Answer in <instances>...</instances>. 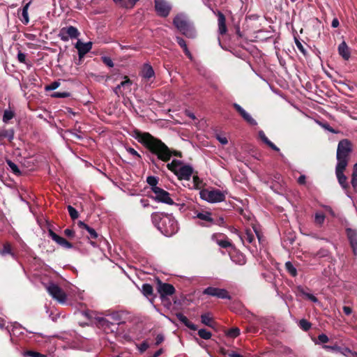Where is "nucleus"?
Listing matches in <instances>:
<instances>
[{
    "label": "nucleus",
    "mask_w": 357,
    "mask_h": 357,
    "mask_svg": "<svg viewBox=\"0 0 357 357\" xmlns=\"http://www.w3.org/2000/svg\"><path fill=\"white\" fill-rule=\"evenodd\" d=\"M323 348L324 349H326V350H331V351H337L339 353H340V351H341V349L342 347L337 346V345H333V346H331V345H324L323 346Z\"/></svg>",
    "instance_id": "obj_53"
},
{
    "label": "nucleus",
    "mask_w": 357,
    "mask_h": 357,
    "mask_svg": "<svg viewBox=\"0 0 357 357\" xmlns=\"http://www.w3.org/2000/svg\"><path fill=\"white\" fill-rule=\"evenodd\" d=\"M353 352L354 351H352L348 347L342 348L341 351H340V354H342L343 356H346V357H350V355L352 356Z\"/></svg>",
    "instance_id": "obj_54"
},
{
    "label": "nucleus",
    "mask_w": 357,
    "mask_h": 357,
    "mask_svg": "<svg viewBox=\"0 0 357 357\" xmlns=\"http://www.w3.org/2000/svg\"><path fill=\"white\" fill-rule=\"evenodd\" d=\"M6 163L13 173H14L16 175L20 174V171L15 163H14L10 160H6Z\"/></svg>",
    "instance_id": "obj_42"
},
{
    "label": "nucleus",
    "mask_w": 357,
    "mask_h": 357,
    "mask_svg": "<svg viewBox=\"0 0 357 357\" xmlns=\"http://www.w3.org/2000/svg\"><path fill=\"white\" fill-rule=\"evenodd\" d=\"M203 294L219 298H231L228 291L225 289L208 287L203 291Z\"/></svg>",
    "instance_id": "obj_12"
},
{
    "label": "nucleus",
    "mask_w": 357,
    "mask_h": 357,
    "mask_svg": "<svg viewBox=\"0 0 357 357\" xmlns=\"http://www.w3.org/2000/svg\"><path fill=\"white\" fill-rule=\"evenodd\" d=\"M60 86V82L55 81L52 82L50 84L45 86V91H53L57 89Z\"/></svg>",
    "instance_id": "obj_49"
},
{
    "label": "nucleus",
    "mask_w": 357,
    "mask_h": 357,
    "mask_svg": "<svg viewBox=\"0 0 357 357\" xmlns=\"http://www.w3.org/2000/svg\"><path fill=\"white\" fill-rule=\"evenodd\" d=\"M142 294L147 298L153 295V287L149 284H144L142 287Z\"/></svg>",
    "instance_id": "obj_36"
},
{
    "label": "nucleus",
    "mask_w": 357,
    "mask_h": 357,
    "mask_svg": "<svg viewBox=\"0 0 357 357\" xmlns=\"http://www.w3.org/2000/svg\"><path fill=\"white\" fill-rule=\"evenodd\" d=\"M198 335L201 338L204 340H209L212 336V334L210 331L203 328L198 331Z\"/></svg>",
    "instance_id": "obj_41"
},
{
    "label": "nucleus",
    "mask_w": 357,
    "mask_h": 357,
    "mask_svg": "<svg viewBox=\"0 0 357 357\" xmlns=\"http://www.w3.org/2000/svg\"><path fill=\"white\" fill-rule=\"evenodd\" d=\"M49 235L51 237V238L56 243H58L59 245L68 249H70L73 247L72 243L66 241L64 238L57 235L53 231L50 230Z\"/></svg>",
    "instance_id": "obj_19"
},
{
    "label": "nucleus",
    "mask_w": 357,
    "mask_h": 357,
    "mask_svg": "<svg viewBox=\"0 0 357 357\" xmlns=\"http://www.w3.org/2000/svg\"><path fill=\"white\" fill-rule=\"evenodd\" d=\"M299 327L304 331H307L311 328L312 324L305 319H302L298 322Z\"/></svg>",
    "instance_id": "obj_39"
},
{
    "label": "nucleus",
    "mask_w": 357,
    "mask_h": 357,
    "mask_svg": "<svg viewBox=\"0 0 357 357\" xmlns=\"http://www.w3.org/2000/svg\"><path fill=\"white\" fill-rule=\"evenodd\" d=\"M114 2L120 7L130 9L132 8L136 3L139 0H113Z\"/></svg>",
    "instance_id": "obj_24"
},
{
    "label": "nucleus",
    "mask_w": 357,
    "mask_h": 357,
    "mask_svg": "<svg viewBox=\"0 0 357 357\" xmlns=\"http://www.w3.org/2000/svg\"><path fill=\"white\" fill-rule=\"evenodd\" d=\"M321 206L327 211L331 216L335 217V213L332 209V208L327 205H321Z\"/></svg>",
    "instance_id": "obj_61"
},
{
    "label": "nucleus",
    "mask_w": 357,
    "mask_h": 357,
    "mask_svg": "<svg viewBox=\"0 0 357 357\" xmlns=\"http://www.w3.org/2000/svg\"><path fill=\"white\" fill-rule=\"evenodd\" d=\"M259 137L260 139L264 142L266 144H267L271 149H272L274 151H279L280 149L278 147H277L272 142H271L268 137L266 136L264 131L260 130L259 132Z\"/></svg>",
    "instance_id": "obj_31"
},
{
    "label": "nucleus",
    "mask_w": 357,
    "mask_h": 357,
    "mask_svg": "<svg viewBox=\"0 0 357 357\" xmlns=\"http://www.w3.org/2000/svg\"><path fill=\"white\" fill-rule=\"evenodd\" d=\"M68 211L70 216L71 217V218L73 220H75L78 218L79 214H78L77 211L75 208H73L72 206H68Z\"/></svg>",
    "instance_id": "obj_48"
},
{
    "label": "nucleus",
    "mask_w": 357,
    "mask_h": 357,
    "mask_svg": "<svg viewBox=\"0 0 357 357\" xmlns=\"http://www.w3.org/2000/svg\"><path fill=\"white\" fill-rule=\"evenodd\" d=\"M240 334V330L238 328H231L229 329L227 333V335L230 337H236L237 336H238Z\"/></svg>",
    "instance_id": "obj_47"
},
{
    "label": "nucleus",
    "mask_w": 357,
    "mask_h": 357,
    "mask_svg": "<svg viewBox=\"0 0 357 357\" xmlns=\"http://www.w3.org/2000/svg\"><path fill=\"white\" fill-rule=\"evenodd\" d=\"M146 182L151 187V190L153 192V189L155 188H158L157 186L158 180V178L155 176H148L146 178Z\"/></svg>",
    "instance_id": "obj_40"
},
{
    "label": "nucleus",
    "mask_w": 357,
    "mask_h": 357,
    "mask_svg": "<svg viewBox=\"0 0 357 357\" xmlns=\"http://www.w3.org/2000/svg\"><path fill=\"white\" fill-rule=\"evenodd\" d=\"M158 291L162 297H165L172 295L175 291V289L170 284L163 283L158 286Z\"/></svg>",
    "instance_id": "obj_20"
},
{
    "label": "nucleus",
    "mask_w": 357,
    "mask_h": 357,
    "mask_svg": "<svg viewBox=\"0 0 357 357\" xmlns=\"http://www.w3.org/2000/svg\"><path fill=\"white\" fill-rule=\"evenodd\" d=\"M148 347H149L148 344L146 342H144L140 344L139 349L141 352H144V351H146L148 349Z\"/></svg>",
    "instance_id": "obj_63"
},
{
    "label": "nucleus",
    "mask_w": 357,
    "mask_h": 357,
    "mask_svg": "<svg viewBox=\"0 0 357 357\" xmlns=\"http://www.w3.org/2000/svg\"><path fill=\"white\" fill-rule=\"evenodd\" d=\"M211 240L223 248L231 246V243L229 241L227 237L222 233L213 234L211 236Z\"/></svg>",
    "instance_id": "obj_15"
},
{
    "label": "nucleus",
    "mask_w": 357,
    "mask_h": 357,
    "mask_svg": "<svg viewBox=\"0 0 357 357\" xmlns=\"http://www.w3.org/2000/svg\"><path fill=\"white\" fill-rule=\"evenodd\" d=\"M346 232L353 252L355 255H357V231L351 228H347L346 229Z\"/></svg>",
    "instance_id": "obj_16"
},
{
    "label": "nucleus",
    "mask_w": 357,
    "mask_h": 357,
    "mask_svg": "<svg viewBox=\"0 0 357 357\" xmlns=\"http://www.w3.org/2000/svg\"><path fill=\"white\" fill-rule=\"evenodd\" d=\"M329 341L328 337L326 334H320L318 335V340H314V343L316 344H320V343H327Z\"/></svg>",
    "instance_id": "obj_44"
},
{
    "label": "nucleus",
    "mask_w": 357,
    "mask_h": 357,
    "mask_svg": "<svg viewBox=\"0 0 357 357\" xmlns=\"http://www.w3.org/2000/svg\"><path fill=\"white\" fill-rule=\"evenodd\" d=\"M233 106L248 123L252 126L257 125V121L241 106L237 103H234Z\"/></svg>",
    "instance_id": "obj_17"
},
{
    "label": "nucleus",
    "mask_w": 357,
    "mask_h": 357,
    "mask_svg": "<svg viewBox=\"0 0 357 357\" xmlns=\"http://www.w3.org/2000/svg\"><path fill=\"white\" fill-rule=\"evenodd\" d=\"M151 220L158 229L166 236H172L178 231V223L172 215L156 212L151 215Z\"/></svg>",
    "instance_id": "obj_2"
},
{
    "label": "nucleus",
    "mask_w": 357,
    "mask_h": 357,
    "mask_svg": "<svg viewBox=\"0 0 357 357\" xmlns=\"http://www.w3.org/2000/svg\"><path fill=\"white\" fill-rule=\"evenodd\" d=\"M218 33L220 35H224L227 33V29L226 26V19L225 15L221 13H218Z\"/></svg>",
    "instance_id": "obj_23"
},
{
    "label": "nucleus",
    "mask_w": 357,
    "mask_h": 357,
    "mask_svg": "<svg viewBox=\"0 0 357 357\" xmlns=\"http://www.w3.org/2000/svg\"><path fill=\"white\" fill-rule=\"evenodd\" d=\"M193 188H200L202 186V181L197 176H193Z\"/></svg>",
    "instance_id": "obj_55"
},
{
    "label": "nucleus",
    "mask_w": 357,
    "mask_h": 357,
    "mask_svg": "<svg viewBox=\"0 0 357 357\" xmlns=\"http://www.w3.org/2000/svg\"><path fill=\"white\" fill-rule=\"evenodd\" d=\"M78 225L80 228H83V229H85L89 234L90 235V237L91 238H96L98 237V234L97 232L96 231V230L91 227H90L89 226H88L87 225H86L85 223H84L82 221H79L78 222Z\"/></svg>",
    "instance_id": "obj_33"
},
{
    "label": "nucleus",
    "mask_w": 357,
    "mask_h": 357,
    "mask_svg": "<svg viewBox=\"0 0 357 357\" xmlns=\"http://www.w3.org/2000/svg\"><path fill=\"white\" fill-rule=\"evenodd\" d=\"M215 137L222 145H226L228 143V139L225 135L217 134Z\"/></svg>",
    "instance_id": "obj_52"
},
{
    "label": "nucleus",
    "mask_w": 357,
    "mask_h": 357,
    "mask_svg": "<svg viewBox=\"0 0 357 357\" xmlns=\"http://www.w3.org/2000/svg\"><path fill=\"white\" fill-rule=\"evenodd\" d=\"M347 166L336 165L335 174L338 181L339 184L344 190L349 188V183L347 182V177L344 175V171Z\"/></svg>",
    "instance_id": "obj_13"
},
{
    "label": "nucleus",
    "mask_w": 357,
    "mask_h": 357,
    "mask_svg": "<svg viewBox=\"0 0 357 357\" xmlns=\"http://www.w3.org/2000/svg\"><path fill=\"white\" fill-rule=\"evenodd\" d=\"M318 123L325 130L332 133H337V131H335L333 128H331L328 123H324L321 122H318Z\"/></svg>",
    "instance_id": "obj_57"
},
{
    "label": "nucleus",
    "mask_w": 357,
    "mask_h": 357,
    "mask_svg": "<svg viewBox=\"0 0 357 357\" xmlns=\"http://www.w3.org/2000/svg\"><path fill=\"white\" fill-rule=\"evenodd\" d=\"M176 42L178 43V44L183 49L184 52L185 53L187 56L191 59H192V54L190 52V51H189V50H188V48L187 47L185 41L182 38L178 37V36H177L176 38Z\"/></svg>",
    "instance_id": "obj_34"
},
{
    "label": "nucleus",
    "mask_w": 357,
    "mask_h": 357,
    "mask_svg": "<svg viewBox=\"0 0 357 357\" xmlns=\"http://www.w3.org/2000/svg\"><path fill=\"white\" fill-rule=\"evenodd\" d=\"M126 150L132 155L136 156L138 158H141L140 155L133 148L129 147Z\"/></svg>",
    "instance_id": "obj_60"
},
{
    "label": "nucleus",
    "mask_w": 357,
    "mask_h": 357,
    "mask_svg": "<svg viewBox=\"0 0 357 357\" xmlns=\"http://www.w3.org/2000/svg\"><path fill=\"white\" fill-rule=\"evenodd\" d=\"M303 295L305 296L306 298L310 300L313 303L318 302V299L312 294L303 292Z\"/></svg>",
    "instance_id": "obj_58"
},
{
    "label": "nucleus",
    "mask_w": 357,
    "mask_h": 357,
    "mask_svg": "<svg viewBox=\"0 0 357 357\" xmlns=\"http://www.w3.org/2000/svg\"><path fill=\"white\" fill-rule=\"evenodd\" d=\"M285 267L287 271L292 275L296 276L297 274L296 268L294 266V265L290 262L287 261L285 263Z\"/></svg>",
    "instance_id": "obj_43"
},
{
    "label": "nucleus",
    "mask_w": 357,
    "mask_h": 357,
    "mask_svg": "<svg viewBox=\"0 0 357 357\" xmlns=\"http://www.w3.org/2000/svg\"><path fill=\"white\" fill-rule=\"evenodd\" d=\"M103 314H105V317H109L114 324L120 323L122 319L121 314L118 311H107Z\"/></svg>",
    "instance_id": "obj_25"
},
{
    "label": "nucleus",
    "mask_w": 357,
    "mask_h": 357,
    "mask_svg": "<svg viewBox=\"0 0 357 357\" xmlns=\"http://www.w3.org/2000/svg\"><path fill=\"white\" fill-rule=\"evenodd\" d=\"M200 197L209 203H218L225 199V193L218 189H203L199 192Z\"/></svg>",
    "instance_id": "obj_6"
},
{
    "label": "nucleus",
    "mask_w": 357,
    "mask_h": 357,
    "mask_svg": "<svg viewBox=\"0 0 357 357\" xmlns=\"http://www.w3.org/2000/svg\"><path fill=\"white\" fill-rule=\"evenodd\" d=\"M155 9L157 14L165 17L169 15L172 9V6L165 0H154Z\"/></svg>",
    "instance_id": "obj_10"
},
{
    "label": "nucleus",
    "mask_w": 357,
    "mask_h": 357,
    "mask_svg": "<svg viewBox=\"0 0 357 357\" xmlns=\"http://www.w3.org/2000/svg\"><path fill=\"white\" fill-rule=\"evenodd\" d=\"M14 117V113L11 110H6L3 116V121L7 123Z\"/></svg>",
    "instance_id": "obj_46"
},
{
    "label": "nucleus",
    "mask_w": 357,
    "mask_h": 357,
    "mask_svg": "<svg viewBox=\"0 0 357 357\" xmlns=\"http://www.w3.org/2000/svg\"><path fill=\"white\" fill-rule=\"evenodd\" d=\"M79 35L78 29L73 26L63 27L61 29L59 36L62 41H68L70 38H77Z\"/></svg>",
    "instance_id": "obj_9"
},
{
    "label": "nucleus",
    "mask_w": 357,
    "mask_h": 357,
    "mask_svg": "<svg viewBox=\"0 0 357 357\" xmlns=\"http://www.w3.org/2000/svg\"><path fill=\"white\" fill-rule=\"evenodd\" d=\"M202 323L209 327H213V319L209 313L201 315Z\"/></svg>",
    "instance_id": "obj_35"
},
{
    "label": "nucleus",
    "mask_w": 357,
    "mask_h": 357,
    "mask_svg": "<svg viewBox=\"0 0 357 357\" xmlns=\"http://www.w3.org/2000/svg\"><path fill=\"white\" fill-rule=\"evenodd\" d=\"M96 321L98 327L104 329L107 332L109 331H113L111 326L114 325V323L106 317H96Z\"/></svg>",
    "instance_id": "obj_21"
},
{
    "label": "nucleus",
    "mask_w": 357,
    "mask_h": 357,
    "mask_svg": "<svg viewBox=\"0 0 357 357\" xmlns=\"http://www.w3.org/2000/svg\"><path fill=\"white\" fill-rule=\"evenodd\" d=\"M70 96V93L68 92H55L53 94H52V97L59 98H68Z\"/></svg>",
    "instance_id": "obj_51"
},
{
    "label": "nucleus",
    "mask_w": 357,
    "mask_h": 357,
    "mask_svg": "<svg viewBox=\"0 0 357 357\" xmlns=\"http://www.w3.org/2000/svg\"><path fill=\"white\" fill-rule=\"evenodd\" d=\"M168 169L174 172L179 180L189 181L193 173V169L190 165H183L177 160H172L167 165Z\"/></svg>",
    "instance_id": "obj_3"
},
{
    "label": "nucleus",
    "mask_w": 357,
    "mask_h": 357,
    "mask_svg": "<svg viewBox=\"0 0 357 357\" xmlns=\"http://www.w3.org/2000/svg\"><path fill=\"white\" fill-rule=\"evenodd\" d=\"M136 138L140 143L144 144L151 153L155 154L159 160L164 162L169 161L173 154L181 156L180 153L175 151H171L161 140L155 138L149 132H138Z\"/></svg>",
    "instance_id": "obj_1"
},
{
    "label": "nucleus",
    "mask_w": 357,
    "mask_h": 357,
    "mask_svg": "<svg viewBox=\"0 0 357 357\" xmlns=\"http://www.w3.org/2000/svg\"><path fill=\"white\" fill-rule=\"evenodd\" d=\"M153 68L149 64H144L142 70V75L144 78L149 79L154 76Z\"/></svg>",
    "instance_id": "obj_30"
},
{
    "label": "nucleus",
    "mask_w": 357,
    "mask_h": 357,
    "mask_svg": "<svg viewBox=\"0 0 357 357\" xmlns=\"http://www.w3.org/2000/svg\"><path fill=\"white\" fill-rule=\"evenodd\" d=\"M102 60H103L104 63H105L107 66H109V67L114 66V63L110 58L105 56L102 58Z\"/></svg>",
    "instance_id": "obj_59"
},
{
    "label": "nucleus",
    "mask_w": 357,
    "mask_h": 357,
    "mask_svg": "<svg viewBox=\"0 0 357 357\" xmlns=\"http://www.w3.org/2000/svg\"><path fill=\"white\" fill-rule=\"evenodd\" d=\"M326 216L323 212L317 211L314 215V224L318 227H321L325 221Z\"/></svg>",
    "instance_id": "obj_32"
},
{
    "label": "nucleus",
    "mask_w": 357,
    "mask_h": 357,
    "mask_svg": "<svg viewBox=\"0 0 357 357\" xmlns=\"http://www.w3.org/2000/svg\"><path fill=\"white\" fill-rule=\"evenodd\" d=\"M153 192L155 194L154 198L157 202L169 205L174 204L173 199L170 197L169 193L166 190L160 188H155Z\"/></svg>",
    "instance_id": "obj_11"
},
{
    "label": "nucleus",
    "mask_w": 357,
    "mask_h": 357,
    "mask_svg": "<svg viewBox=\"0 0 357 357\" xmlns=\"http://www.w3.org/2000/svg\"><path fill=\"white\" fill-rule=\"evenodd\" d=\"M338 51L344 60H348L350 58V51L345 42L340 44Z\"/></svg>",
    "instance_id": "obj_28"
},
{
    "label": "nucleus",
    "mask_w": 357,
    "mask_h": 357,
    "mask_svg": "<svg viewBox=\"0 0 357 357\" xmlns=\"http://www.w3.org/2000/svg\"><path fill=\"white\" fill-rule=\"evenodd\" d=\"M194 218H198L201 220H203L206 222H213V220L211 217V213L206 211H195L194 213Z\"/></svg>",
    "instance_id": "obj_22"
},
{
    "label": "nucleus",
    "mask_w": 357,
    "mask_h": 357,
    "mask_svg": "<svg viewBox=\"0 0 357 357\" xmlns=\"http://www.w3.org/2000/svg\"><path fill=\"white\" fill-rule=\"evenodd\" d=\"M352 147L350 141L347 139L339 142L337 149V165L347 166L349 155L351 153Z\"/></svg>",
    "instance_id": "obj_5"
},
{
    "label": "nucleus",
    "mask_w": 357,
    "mask_h": 357,
    "mask_svg": "<svg viewBox=\"0 0 357 357\" xmlns=\"http://www.w3.org/2000/svg\"><path fill=\"white\" fill-rule=\"evenodd\" d=\"M75 48L78 51V54L80 58L84 56L86 53L90 52L92 48V43H82L81 40H78L77 43L75 44Z\"/></svg>",
    "instance_id": "obj_18"
},
{
    "label": "nucleus",
    "mask_w": 357,
    "mask_h": 357,
    "mask_svg": "<svg viewBox=\"0 0 357 357\" xmlns=\"http://www.w3.org/2000/svg\"><path fill=\"white\" fill-rule=\"evenodd\" d=\"M0 254L1 255L10 254L14 257V254L11 252V247L9 243H6L3 245V249L0 251Z\"/></svg>",
    "instance_id": "obj_45"
},
{
    "label": "nucleus",
    "mask_w": 357,
    "mask_h": 357,
    "mask_svg": "<svg viewBox=\"0 0 357 357\" xmlns=\"http://www.w3.org/2000/svg\"><path fill=\"white\" fill-rule=\"evenodd\" d=\"M131 85L132 82L130 79L126 77V80L121 82L120 84L115 87L114 92L118 96H124L131 91Z\"/></svg>",
    "instance_id": "obj_14"
},
{
    "label": "nucleus",
    "mask_w": 357,
    "mask_h": 357,
    "mask_svg": "<svg viewBox=\"0 0 357 357\" xmlns=\"http://www.w3.org/2000/svg\"><path fill=\"white\" fill-rule=\"evenodd\" d=\"M351 183L354 189L357 188V163L354 165Z\"/></svg>",
    "instance_id": "obj_38"
},
{
    "label": "nucleus",
    "mask_w": 357,
    "mask_h": 357,
    "mask_svg": "<svg viewBox=\"0 0 357 357\" xmlns=\"http://www.w3.org/2000/svg\"><path fill=\"white\" fill-rule=\"evenodd\" d=\"M17 59L20 63H25L26 54L21 52H19L17 54Z\"/></svg>",
    "instance_id": "obj_62"
},
{
    "label": "nucleus",
    "mask_w": 357,
    "mask_h": 357,
    "mask_svg": "<svg viewBox=\"0 0 357 357\" xmlns=\"http://www.w3.org/2000/svg\"><path fill=\"white\" fill-rule=\"evenodd\" d=\"M295 43L298 50L305 55L306 54V50L304 48L301 42H300L298 39L296 38Z\"/></svg>",
    "instance_id": "obj_56"
},
{
    "label": "nucleus",
    "mask_w": 357,
    "mask_h": 357,
    "mask_svg": "<svg viewBox=\"0 0 357 357\" xmlns=\"http://www.w3.org/2000/svg\"><path fill=\"white\" fill-rule=\"evenodd\" d=\"M342 309L343 312L347 315H350L352 313V309L349 306H344Z\"/></svg>",
    "instance_id": "obj_64"
},
{
    "label": "nucleus",
    "mask_w": 357,
    "mask_h": 357,
    "mask_svg": "<svg viewBox=\"0 0 357 357\" xmlns=\"http://www.w3.org/2000/svg\"><path fill=\"white\" fill-rule=\"evenodd\" d=\"M45 289L49 294L61 304H65L67 301V295L65 291L56 284L50 282L45 284Z\"/></svg>",
    "instance_id": "obj_8"
},
{
    "label": "nucleus",
    "mask_w": 357,
    "mask_h": 357,
    "mask_svg": "<svg viewBox=\"0 0 357 357\" xmlns=\"http://www.w3.org/2000/svg\"><path fill=\"white\" fill-rule=\"evenodd\" d=\"M31 1H29L23 6L22 9L21 17H20V19L24 24H27L29 22L28 10Z\"/></svg>",
    "instance_id": "obj_29"
},
{
    "label": "nucleus",
    "mask_w": 357,
    "mask_h": 357,
    "mask_svg": "<svg viewBox=\"0 0 357 357\" xmlns=\"http://www.w3.org/2000/svg\"><path fill=\"white\" fill-rule=\"evenodd\" d=\"M14 134L15 132L13 128H1L0 129V140L3 139H8V141L11 142L14 139Z\"/></svg>",
    "instance_id": "obj_27"
},
{
    "label": "nucleus",
    "mask_w": 357,
    "mask_h": 357,
    "mask_svg": "<svg viewBox=\"0 0 357 357\" xmlns=\"http://www.w3.org/2000/svg\"><path fill=\"white\" fill-rule=\"evenodd\" d=\"M241 240L243 244H247V246L251 248V245L257 248L256 238L258 242L260 243L261 236L259 231H257L256 227H253L252 229H246L244 234L239 235Z\"/></svg>",
    "instance_id": "obj_7"
},
{
    "label": "nucleus",
    "mask_w": 357,
    "mask_h": 357,
    "mask_svg": "<svg viewBox=\"0 0 357 357\" xmlns=\"http://www.w3.org/2000/svg\"><path fill=\"white\" fill-rule=\"evenodd\" d=\"M231 259L236 264H238L239 265H243L246 262L245 257L242 254H236L235 255H232L231 256Z\"/></svg>",
    "instance_id": "obj_37"
},
{
    "label": "nucleus",
    "mask_w": 357,
    "mask_h": 357,
    "mask_svg": "<svg viewBox=\"0 0 357 357\" xmlns=\"http://www.w3.org/2000/svg\"><path fill=\"white\" fill-rule=\"evenodd\" d=\"M24 356H30V357H47V356L42 354L40 353L33 351H27L24 353Z\"/></svg>",
    "instance_id": "obj_50"
},
{
    "label": "nucleus",
    "mask_w": 357,
    "mask_h": 357,
    "mask_svg": "<svg viewBox=\"0 0 357 357\" xmlns=\"http://www.w3.org/2000/svg\"><path fill=\"white\" fill-rule=\"evenodd\" d=\"M176 317L181 322H182L185 326H187L190 329H191L192 331L197 330V326L195 325L194 324H192V322H190L188 320V319L185 315H183L182 313H177Z\"/></svg>",
    "instance_id": "obj_26"
},
{
    "label": "nucleus",
    "mask_w": 357,
    "mask_h": 357,
    "mask_svg": "<svg viewBox=\"0 0 357 357\" xmlns=\"http://www.w3.org/2000/svg\"><path fill=\"white\" fill-rule=\"evenodd\" d=\"M173 23L176 29L185 36L188 38H194L195 36V29L184 14H178L174 17Z\"/></svg>",
    "instance_id": "obj_4"
}]
</instances>
